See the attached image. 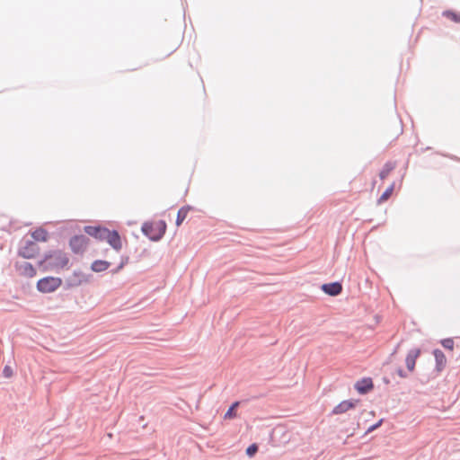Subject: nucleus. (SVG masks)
Masks as SVG:
<instances>
[{
    "label": "nucleus",
    "mask_w": 460,
    "mask_h": 460,
    "mask_svg": "<svg viewBox=\"0 0 460 460\" xmlns=\"http://www.w3.org/2000/svg\"><path fill=\"white\" fill-rule=\"evenodd\" d=\"M240 405V402L236 401V402H234L231 406L229 407V409L226 411V412L225 413L224 415V418L226 420H231V419H234L236 417V409L238 408V406Z\"/></svg>",
    "instance_id": "nucleus-19"
},
{
    "label": "nucleus",
    "mask_w": 460,
    "mask_h": 460,
    "mask_svg": "<svg viewBox=\"0 0 460 460\" xmlns=\"http://www.w3.org/2000/svg\"><path fill=\"white\" fill-rule=\"evenodd\" d=\"M62 285V279L56 277H44L38 280L37 289L41 293H51L57 290Z\"/></svg>",
    "instance_id": "nucleus-4"
},
{
    "label": "nucleus",
    "mask_w": 460,
    "mask_h": 460,
    "mask_svg": "<svg viewBox=\"0 0 460 460\" xmlns=\"http://www.w3.org/2000/svg\"><path fill=\"white\" fill-rule=\"evenodd\" d=\"M111 266V262L104 260H96L91 264V270L94 272H102Z\"/></svg>",
    "instance_id": "nucleus-16"
},
{
    "label": "nucleus",
    "mask_w": 460,
    "mask_h": 460,
    "mask_svg": "<svg viewBox=\"0 0 460 460\" xmlns=\"http://www.w3.org/2000/svg\"><path fill=\"white\" fill-rule=\"evenodd\" d=\"M129 258L128 256H121V261L119 263H123V267L128 263Z\"/></svg>",
    "instance_id": "nucleus-28"
},
{
    "label": "nucleus",
    "mask_w": 460,
    "mask_h": 460,
    "mask_svg": "<svg viewBox=\"0 0 460 460\" xmlns=\"http://www.w3.org/2000/svg\"><path fill=\"white\" fill-rule=\"evenodd\" d=\"M69 262V258L66 252L61 250H50L44 253L39 265L45 270H59L66 267Z\"/></svg>",
    "instance_id": "nucleus-1"
},
{
    "label": "nucleus",
    "mask_w": 460,
    "mask_h": 460,
    "mask_svg": "<svg viewBox=\"0 0 460 460\" xmlns=\"http://www.w3.org/2000/svg\"><path fill=\"white\" fill-rule=\"evenodd\" d=\"M84 230L88 235L93 236L99 241H104V234L107 231V227L102 226H85Z\"/></svg>",
    "instance_id": "nucleus-8"
},
{
    "label": "nucleus",
    "mask_w": 460,
    "mask_h": 460,
    "mask_svg": "<svg viewBox=\"0 0 460 460\" xmlns=\"http://www.w3.org/2000/svg\"><path fill=\"white\" fill-rule=\"evenodd\" d=\"M15 268L24 277L32 278L36 275V270L31 262H16Z\"/></svg>",
    "instance_id": "nucleus-10"
},
{
    "label": "nucleus",
    "mask_w": 460,
    "mask_h": 460,
    "mask_svg": "<svg viewBox=\"0 0 460 460\" xmlns=\"http://www.w3.org/2000/svg\"><path fill=\"white\" fill-rule=\"evenodd\" d=\"M13 375V368L10 367V366H4V369H3V376L5 377V378H10L12 377Z\"/></svg>",
    "instance_id": "nucleus-24"
},
{
    "label": "nucleus",
    "mask_w": 460,
    "mask_h": 460,
    "mask_svg": "<svg viewBox=\"0 0 460 460\" xmlns=\"http://www.w3.org/2000/svg\"><path fill=\"white\" fill-rule=\"evenodd\" d=\"M394 182H393L383 193L382 195L379 197L377 202L380 204V203H383L384 201L387 200L389 199V197L392 195L393 191H394Z\"/></svg>",
    "instance_id": "nucleus-21"
},
{
    "label": "nucleus",
    "mask_w": 460,
    "mask_h": 460,
    "mask_svg": "<svg viewBox=\"0 0 460 460\" xmlns=\"http://www.w3.org/2000/svg\"><path fill=\"white\" fill-rule=\"evenodd\" d=\"M18 256L23 259H33L40 253L39 245L32 240H22L18 248Z\"/></svg>",
    "instance_id": "nucleus-3"
},
{
    "label": "nucleus",
    "mask_w": 460,
    "mask_h": 460,
    "mask_svg": "<svg viewBox=\"0 0 460 460\" xmlns=\"http://www.w3.org/2000/svg\"><path fill=\"white\" fill-rule=\"evenodd\" d=\"M32 241L36 242H47L49 239V233L43 227H38L31 233Z\"/></svg>",
    "instance_id": "nucleus-15"
},
{
    "label": "nucleus",
    "mask_w": 460,
    "mask_h": 460,
    "mask_svg": "<svg viewBox=\"0 0 460 460\" xmlns=\"http://www.w3.org/2000/svg\"><path fill=\"white\" fill-rule=\"evenodd\" d=\"M358 402V400H344L341 402L338 405H336L332 413V414H341L347 412L350 409H354Z\"/></svg>",
    "instance_id": "nucleus-11"
},
{
    "label": "nucleus",
    "mask_w": 460,
    "mask_h": 460,
    "mask_svg": "<svg viewBox=\"0 0 460 460\" xmlns=\"http://www.w3.org/2000/svg\"><path fill=\"white\" fill-rule=\"evenodd\" d=\"M321 289L328 296H336L342 292V284L340 281L324 283Z\"/></svg>",
    "instance_id": "nucleus-9"
},
{
    "label": "nucleus",
    "mask_w": 460,
    "mask_h": 460,
    "mask_svg": "<svg viewBox=\"0 0 460 460\" xmlns=\"http://www.w3.org/2000/svg\"><path fill=\"white\" fill-rule=\"evenodd\" d=\"M441 345L447 349L452 350L454 349V341L451 338H447L441 341Z\"/></svg>",
    "instance_id": "nucleus-23"
},
{
    "label": "nucleus",
    "mask_w": 460,
    "mask_h": 460,
    "mask_svg": "<svg viewBox=\"0 0 460 460\" xmlns=\"http://www.w3.org/2000/svg\"><path fill=\"white\" fill-rule=\"evenodd\" d=\"M104 241H106L116 252H119L122 248V240L119 231L113 229L110 230L107 228V231L104 234Z\"/></svg>",
    "instance_id": "nucleus-6"
},
{
    "label": "nucleus",
    "mask_w": 460,
    "mask_h": 460,
    "mask_svg": "<svg viewBox=\"0 0 460 460\" xmlns=\"http://www.w3.org/2000/svg\"><path fill=\"white\" fill-rule=\"evenodd\" d=\"M86 280L85 275L81 270H75L73 274L66 279V284L68 288H74L80 286Z\"/></svg>",
    "instance_id": "nucleus-12"
},
{
    "label": "nucleus",
    "mask_w": 460,
    "mask_h": 460,
    "mask_svg": "<svg viewBox=\"0 0 460 460\" xmlns=\"http://www.w3.org/2000/svg\"><path fill=\"white\" fill-rule=\"evenodd\" d=\"M354 388L359 394H367L374 388L373 380L371 377H363L355 383Z\"/></svg>",
    "instance_id": "nucleus-7"
},
{
    "label": "nucleus",
    "mask_w": 460,
    "mask_h": 460,
    "mask_svg": "<svg viewBox=\"0 0 460 460\" xmlns=\"http://www.w3.org/2000/svg\"><path fill=\"white\" fill-rule=\"evenodd\" d=\"M395 168V164L391 162H387L383 166L382 170L379 172V177L381 180H385L389 173Z\"/></svg>",
    "instance_id": "nucleus-18"
},
{
    "label": "nucleus",
    "mask_w": 460,
    "mask_h": 460,
    "mask_svg": "<svg viewBox=\"0 0 460 460\" xmlns=\"http://www.w3.org/2000/svg\"><path fill=\"white\" fill-rule=\"evenodd\" d=\"M123 269V263H119L115 269L111 270L112 274H116Z\"/></svg>",
    "instance_id": "nucleus-27"
},
{
    "label": "nucleus",
    "mask_w": 460,
    "mask_h": 460,
    "mask_svg": "<svg viewBox=\"0 0 460 460\" xmlns=\"http://www.w3.org/2000/svg\"><path fill=\"white\" fill-rule=\"evenodd\" d=\"M383 380H384V382H385V384H388V383H389V379H388V378H386V377H384V378H383Z\"/></svg>",
    "instance_id": "nucleus-29"
},
{
    "label": "nucleus",
    "mask_w": 460,
    "mask_h": 460,
    "mask_svg": "<svg viewBox=\"0 0 460 460\" xmlns=\"http://www.w3.org/2000/svg\"><path fill=\"white\" fill-rule=\"evenodd\" d=\"M433 355L436 361V370L437 372H441L446 367L447 358L444 352L439 349H435L433 350Z\"/></svg>",
    "instance_id": "nucleus-14"
},
{
    "label": "nucleus",
    "mask_w": 460,
    "mask_h": 460,
    "mask_svg": "<svg viewBox=\"0 0 460 460\" xmlns=\"http://www.w3.org/2000/svg\"><path fill=\"white\" fill-rule=\"evenodd\" d=\"M420 354V349H411L409 350L406 358H405V364L406 367L409 371H413L416 364V359Z\"/></svg>",
    "instance_id": "nucleus-13"
},
{
    "label": "nucleus",
    "mask_w": 460,
    "mask_h": 460,
    "mask_svg": "<svg viewBox=\"0 0 460 460\" xmlns=\"http://www.w3.org/2000/svg\"><path fill=\"white\" fill-rule=\"evenodd\" d=\"M258 450L259 446L256 443H252L246 448L245 453L249 457H252L258 452Z\"/></svg>",
    "instance_id": "nucleus-22"
},
{
    "label": "nucleus",
    "mask_w": 460,
    "mask_h": 460,
    "mask_svg": "<svg viewBox=\"0 0 460 460\" xmlns=\"http://www.w3.org/2000/svg\"><path fill=\"white\" fill-rule=\"evenodd\" d=\"M442 15L453 21L456 23H460V13H456L452 10H446Z\"/></svg>",
    "instance_id": "nucleus-20"
},
{
    "label": "nucleus",
    "mask_w": 460,
    "mask_h": 460,
    "mask_svg": "<svg viewBox=\"0 0 460 460\" xmlns=\"http://www.w3.org/2000/svg\"><path fill=\"white\" fill-rule=\"evenodd\" d=\"M383 421H384V419H380L377 422H376L375 424L368 427V429H367V433L372 432V431L376 430V429H378L382 425Z\"/></svg>",
    "instance_id": "nucleus-25"
},
{
    "label": "nucleus",
    "mask_w": 460,
    "mask_h": 460,
    "mask_svg": "<svg viewBox=\"0 0 460 460\" xmlns=\"http://www.w3.org/2000/svg\"><path fill=\"white\" fill-rule=\"evenodd\" d=\"M191 209H192V207L190 206V205H187V206L181 207L178 210L177 217H176V221H175V224H176L177 226H180L182 224V222L187 217V215H188L189 211H190Z\"/></svg>",
    "instance_id": "nucleus-17"
},
{
    "label": "nucleus",
    "mask_w": 460,
    "mask_h": 460,
    "mask_svg": "<svg viewBox=\"0 0 460 460\" xmlns=\"http://www.w3.org/2000/svg\"><path fill=\"white\" fill-rule=\"evenodd\" d=\"M89 238L84 234H75L69 240V246L75 254H83L88 245Z\"/></svg>",
    "instance_id": "nucleus-5"
},
{
    "label": "nucleus",
    "mask_w": 460,
    "mask_h": 460,
    "mask_svg": "<svg viewBox=\"0 0 460 460\" xmlns=\"http://www.w3.org/2000/svg\"><path fill=\"white\" fill-rule=\"evenodd\" d=\"M166 228L165 221L159 220L155 223L145 222L142 225L141 231L149 240L158 242L164 237Z\"/></svg>",
    "instance_id": "nucleus-2"
},
{
    "label": "nucleus",
    "mask_w": 460,
    "mask_h": 460,
    "mask_svg": "<svg viewBox=\"0 0 460 460\" xmlns=\"http://www.w3.org/2000/svg\"><path fill=\"white\" fill-rule=\"evenodd\" d=\"M397 374L400 377H402V378H405L408 376L407 373L401 367L397 369Z\"/></svg>",
    "instance_id": "nucleus-26"
}]
</instances>
